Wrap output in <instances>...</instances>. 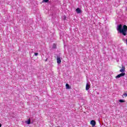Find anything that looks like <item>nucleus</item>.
Instances as JSON below:
<instances>
[{"label": "nucleus", "instance_id": "nucleus-1", "mask_svg": "<svg viewBox=\"0 0 127 127\" xmlns=\"http://www.w3.org/2000/svg\"><path fill=\"white\" fill-rule=\"evenodd\" d=\"M117 30L122 35H124V36H126V35H127V25H124L123 26V25H122V24L118 25L117 26Z\"/></svg>", "mask_w": 127, "mask_h": 127}, {"label": "nucleus", "instance_id": "nucleus-2", "mask_svg": "<svg viewBox=\"0 0 127 127\" xmlns=\"http://www.w3.org/2000/svg\"><path fill=\"white\" fill-rule=\"evenodd\" d=\"M126 75V72H122L121 73L118 74L117 76H116V79H118L119 78H121V77H124Z\"/></svg>", "mask_w": 127, "mask_h": 127}, {"label": "nucleus", "instance_id": "nucleus-3", "mask_svg": "<svg viewBox=\"0 0 127 127\" xmlns=\"http://www.w3.org/2000/svg\"><path fill=\"white\" fill-rule=\"evenodd\" d=\"M120 72L125 73V72H126V67L122 66V69L120 70Z\"/></svg>", "mask_w": 127, "mask_h": 127}, {"label": "nucleus", "instance_id": "nucleus-4", "mask_svg": "<svg viewBox=\"0 0 127 127\" xmlns=\"http://www.w3.org/2000/svg\"><path fill=\"white\" fill-rule=\"evenodd\" d=\"M75 11L78 14L82 13V10H81V9H80V8H76Z\"/></svg>", "mask_w": 127, "mask_h": 127}, {"label": "nucleus", "instance_id": "nucleus-5", "mask_svg": "<svg viewBox=\"0 0 127 127\" xmlns=\"http://www.w3.org/2000/svg\"><path fill=\"white\" fill-rule=\"evenodd\" d=\"M90 125H91L92 127H95V126H96V122L94 120L91 121Z\"/></svg>", "mask_w": 127, "mask_h": 127}, {"label": "nucleus", "instance_id": "nucleus-6", "mask_svg": "<svg viewBox=\"0 0 127 127\" xmlns=\"http://www.w3.org/2000/svg\"><path fill=\"white\" fill-rule=\"evenodd\" d=\"M57 61L58 64H60L61 63V59H60V57H58L57 59Z\"/></svg>", "mask_w": 127, "mask_h": 127}, {"label": "nucleus", "instance_id": "nucleus-7", "mask_svg": "<svg viewBox=\"0 0 127 127\" xmlns=\"http://www.w3.org/2000/svg\"><path fill=\"white\" fill-rule=\"evenodd\" d=\"M90 85H89V83H86V87H85V89L86 90V91H88L89 90V89H90Z\"/></svg>", "mask_w": 127, "mask_h": 127}, {"label": "nucleus", "instance_id": "nucleus-8", "mask_svg": "<svg viewBox=\"0 0 127 127\" xmlns=\"http://www.w3.org/2000/svg\"><path fill=\"white\" fill-rule=\"evenodd\" d=\"M57 46L56 44H54L52 46V49H56Z\"/></svg>", "mask_w": 127, "mask_h": 127}, {"label": "nucleus", "instance_id": "nucleus-9", "mask_svg": "<svg viewBox=\"0 0 127 127\" xmlns=\"http://www.w3.org/2000/svg\"><path fill=\"white\" fill-rule=\"evenodd\" d=\"M66 89H70V85L68 84H66L65 85Z\"/></svg>", "mask_w": 127, "mask_h": 127}, {"label": "nucleus", "instance_id": "nucleus-10", "mask_svg": "<svg viewBox=\"0 0 127 127\" xmlns=\"http://www.w3.org/2000/svg\"><path fill=\"white\" fill-rule=\"evenodd\" d=\"M26 124L27 125H30V119H29L27 121H26Z\"/></svg>", "mask_w": 127, "mask_h": 127}, {"label": "nucleus", "instance_id": "nucleus-11", "mask_svg": "<svg viewBox=\"0 0 127 127\" xmlns=\"http://www.w3.org/2000/svg\"><path fill=\"white\" fill-rule=\"evenodd\" d=\"M120 103H126V101L123 100V99H120L119 100Z\"/></svg>", "mask_w": 127, "mask_h": 127}, {"label": "nucleus", "instance_id": "nucleus-12", "mask_svg": "<svg viewBox=\"0 0 127 127\" xmlns=\"http://www.w3.org/2000/svg\"><path fill=\"white\" fill-rule=\"evenodd\" d=\"M125 97H127V93H124L123 95V98H125Z\"/></svg>", "mask_w": 127, "mask_h": 127}, {"label": "nucleus", "instance_id": "nucleus-13", "mask_svg": "<svg viewBox=\"0 0 127 127\" xmlns=\"http://www.w3.org/2000/svg\"><path fill=\"white\" fill-rule=\"evenodd\" d=\"M43 1L44 2H48V1H49V0H43Z\"/></svg>", "mask_w": 127, "mask_h": 127}, {"label": "nucleus", "instance_id": "nucleus-14", "mask_svg": "<svg viewBox=\"0 0 127 127\" xmlns=\"http://www.w3.org/2000/svg\"><path fill=\"white\" fill-rule=\"evenodd\" d=\"M34 55L35 56H37V55H38V53H35Z\"/></svg>", "mask_w": 127, "mask_h": 127}, {"label": "nucleus", "instance_id": "nucleus-15", "mask_svg": "<svg viewBox=\"0 0 127 127\" xmlns=\"http://www.w3.org/2000/svg\"><path fill=\"white\" fill-rule=\"evenodd\" d=\"M123 41H124V42H126L127 39L126 40V39L124 38V39H123Z\"/></svg>", "mask_w": 127, "mask_h": 127}, {"label": "nucleus", "instance_id": "nucleus-16", "mask_svg": "<svg viewBox=\"0 0 127 127\" xmlns=\"http://www.w3.org/2000/svg\"><path fill=\"white\" fill-rule=\"evenodd\" d=\"M126 43H127V39H126Z\"/></svg>", "mask_w": 127, "mask_h": 127}, {"label": "nucleus", "instance_id": "nucleus-17", "mask_svg": "<svg viewBox=\"0 0 127 127\" xmlns=\"http://www.w3.org/2000/svg\"><path fill=\"white\" fill-rule=\"evenodd\" d=\"M0 127H1V124H0Z\"/></svg>", "mask_w": 127, "mask_h": 127}, {"label": "nucleus", "instance_id": "nucleus-18", "mask_svg": "<svg viewBox=\"0 0 127 127\" xmlns=\"http://www.w3.org/2000/svg\"><path fill=\"white\" fill-rule=\"evenodd\" d=\"M46 61H47V59L46 60Z\"/></svg>", "mask_w": 127, "mask_h": 127}]
</instances>
